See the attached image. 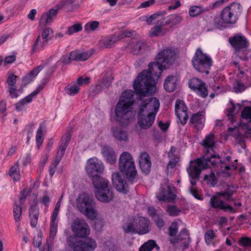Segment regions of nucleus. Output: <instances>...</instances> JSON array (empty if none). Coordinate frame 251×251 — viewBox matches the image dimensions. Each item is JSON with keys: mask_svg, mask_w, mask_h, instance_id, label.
<instances>
[{"mask_svg": "<svg viewBox=\"0 0 251 251\" xmlns=\"http://www.w3.org/2000/svg\"><path fill=\"white\" fill-rule=\"evenodd\" d=\"M164 66L158 61L150 62L148 71L143 70L134 81V92L140 97L152 94L156 91L157 81L164 69Z\"/></svg>", "mask_w": 251, "mask_h": 251, "instance_id": "nucleus-1", "label": "nucleus"}, {"mask_svg": "<svg viewBox=\"0 0 251 251\" xmlns=\"http://www.w3.org/2000/svg\"><path fill=\"white\" fill-rule=\"evenodd\" d=\"M133 96L132 90L125 91L115 107L116 120L123 126H127L134 121V113L131 110Z\"/></svg>", "mask_w": 251, "mask_h": 251, "instance_id": "nucleus-2", "label": "nucleus"}, {"mask_svg": "<svg viewBox=\"0 0 251 251\" xmlns=\"http://www.w3.org/2000/svg\"><path fill=\"white\" fill-rule=\"evenodd\" d=\"M242 6L238 2H233L223 9L221 12L220 21L216 18L214 26L217 28L225 27L224 24L234 25L239 20L242 13Z\"/></svg>", "mask_w": 251, "mask_h": 251, "instance_id": "nucleus-3", "label": "nucleus"}, {"mask_svg": "<svg viewBox=\"0 0 251 251\" xmlns=\"http://www.w3.org/2000/svg\"><path fill=\"white\" fill-rule=\"evenodd\" d=\"M119 170L124 177L131 184L137 181V171L132 156L124 151L120 155L118 162Z\"/></svg>", "mask_w": 251, "mask_h": 251, "instance_id": "nucleus-4", "label": "nucleus"}, {"mask_svg": "<svg viewBox=\"0 0 251 251\" xmlns=\"http://www.w3.org/2000/svg\"><path fill=\"white\" fill-rule=\"evenodd\" d=\"M91 180L94 187V194L98 201L108 203L113 200L114 193L108 180L101 176L95 177Z\"/></svg>", "mask_w": 251, "mask_h": 251, "instance_id": "nucleus-5", "label": "nucleus"}, {"mask_svg": "<svg viewBox=\"0 0 251 251\" xmlns=\"http://www.w3.org/2000/svg\"><path fill=\"white\" fill-rule=\"evenodd\" d=\"M76 205L79 211L88 219L95 220L98 216L93 195L86 193L79 194L76 199Z\"/></svg>", "mask_w": 251, "mask_h": 251, "instance_id": "nucleus-6", "label": "nucleus"}, {"mask_svg": "<svg viewBox=\"0 0 251 251\" xmlns=\"http://www.w3.org/2000/svg\"><path fill=\"white\" fill-rule=\"evenodd\" d=\"M67 242L73 251H94L97 247L96 241L91 237L78 239L69 236Z\"/></svg>", "mask_w": 251, "mask_h": 251, "instance_id": "nucleus-7", "label": "nucleus"}, {"mask_svg": "<svg viewBox=\"0 0 251 251\" xmlns=\"http://www.w3.org/2000/svg\"><path fill=\"white\" fill-rule=\"evenodd\" d=\"M211 58L203 53L201 49H198L193 56L192 63L195 69L199 72L209 74V70L212 65Z\"/></svg>", "mask_w": 251, "mask_h": 251, "instance_id": "nucleus-8", "label": "nucleus"}, {"mask_svg": "<svg viewBox=\"0 0 251 251\" xmlns=\"http://www.w3.org/2000/svg\"><path fill=\"white\" fill-rule=\"evenodd\" d=\"M229 42L234 48L236 53H238V56L243 60H247L251 56V54H249V51L247 53L243 54V52H240L241 50L246 49L249 45L248 41L245 36L240 34H237L229 38Z\"/></svg>", "mask_w": 251, "mask_h": 251, "instance_id": "nucleus-9", "label": "nucleus"}, {"mask_svg": "<svg viewBox=\"0 0 251 251\" xmlns=\"http://www.w3.org/2000/svg\"><path fill=\"white\" fill-rule=\"evenodd\" d=\"M209 168L208 162L204 158V155L194 161H191L187 171L189 176L193 179H199L202 170Z\"/></svg>", "mask_w": 251, "mask_h": 251, "instance_id": "nucleus-10", "label": "nucleus"}, {"mask_svg": "<svg viewBox=\"0 0 251 251\" xmlns=\"http://www.w3.org/2000/svg\"><path fill=\"white\" fill-rule=\"evenodd\" d=\"M176 59V52L171 49H165L160 51L156 57V60L164 66L169 68L175 63Z\"/></svg>", "mask_w": 251, "mask_h": 251, "instance_id": "nucleus-11", "label": "nucleus"}, {"mask_svg": "<svg viewBox=\"0 0 251 251\" xmlns=\"http://www.w3.org/2000/svg\"><path fill=\"white\" fill-rule=\"evenodd\" d=\"M71 229L77 237L81 238L87 237L90 232L88 224L84 219L79 218L74 221Z\"/></svg>", "mask_w": 251, "mask_h": 251, "instance_id": "nucleus-12", "label": "nucleus"}, {"mask_svg": "<svg viewBox=\"0 0 251 251\" xmlns=\"http://www.w3.org/2000/svg\"><path fill=\"white\" fill-rule=\"evenodd\" d=\"M104 167L100 160L96 158H91L87 160L85 169L88 176L92 179L100 176L99 174L103 172Z\"/></svg>", "mask_w": 251, "mask_h": 251, "instance_id": "nucleus-13", "label": "nucleus"}, {"mask_svg": "<svg viewBox=\"0 0 251 251\" xmlns=\"http://www.w3.org/2000/svg\"><path fill=\"white\" fill-rule=\"evenodd\" d=\"M160 106L159 100L155 97H151L142 102L139 111L143 110V113L150 114L155 117Z\"/></svg>", "mask_w": 251, "mask_h": 251, "instance_id": "nucleus-14", "label": "nucleus"}, {"mask_svg": "<svg viewBox=\"0 0 251 251\" xmlns=\"http://www.w3.org/2000/svg\"><path fill=\"white\" fill-rule=\"evenodd\" d=\"M175 187L172 184H165L160 188V191L157 195L159 201H170L176 199V195L174 193Z\"/></svg>", "mask_w": 251, "mask_h": 251, "instance_id": "nucleus-15", "label": "nucleus"}, {"mask_svg": "<svg viewBox=\"0 0 251 251\" xmlns=\"http://www.w3.org/2000/svg\"><path fill=\"white\" fill-rule=\"evenodd\" d=\"M112 181L116 189L123 194L129 191V188L126 180L123 179L119 172H114L112 175Z\"/></svg>", "mask_w": 251, "mask_h": 251, "instance_id": "nucleus-16", "label": "nucleus"}, {"mask_svg": "<svg viewBox=\"0 0 251 251\" xmlns=\"http://www.w3.org/2000/svg\"><path fill=\"white\" fill-rule=\"evenodd\" d=\"M155 117L150 114L143 113V110L139 111L138 114V124L142 129L149 128L153 124Z\"/></svg>", "mask_w": 251, "mask_h": 251, "instance_id": "nucleus-17", "label": "nucleus"}, {"mask_svg": "<svg viewBox=\"0 0 251 251\" xmlns=\"http://www.w3.org/2000/svg\"><path fill=\"white\" fill-rule=\"evenodd\" d=\"M138 161L140 167L142 172L148 174L151 171V162L149 153L147 152H143L140 153Z\"/></svg>", "mask_w": 251, "mask_h": 251, "instance_id": "nucleus-18", "label": "nucleus"}, {"mask_svg": "<svg viewBox=\"0 0 251 251\" xmlns=\"http://www.w3.org/2000/svg\"><path fill=\"white\" fill-rule=\"evenodd\" d=\"M150 225V221L147 218L142 217L137 219V234L143 235L149 233L151 230Z\"/></svg>", "mask_w": 251, "mask_h": 251, "instance_id": "nucleus-19", "label": "nucleus"}, {"mask_svg": "<svg viewBox=\"0 0 251 251\" xmlns=\"http://www.w3.org/2000/svg\"><path fill=\"white\" fill-rule=\"evenodd\" d=\"M137 219L131 218L123 224L122 228L126 233L135 234L137 233Z\"/></svg>", "mask_w": 251, "mask_h": 251, "instance_id": "nucleus-20", "label": "nucleus"}, {"mask_svg": "<svg viewBox=\"0 0 251 251\" xmlns=\"http://www.w3.org/2000/svg\"><path fill=\"white\" fill-rule=\"evenodd\" d=\"M214 139V135L213 133H210L205 136V138L201 143V144L206 149L204 154H206L207 151L211 153V154H212V152H215L214 151V147L215 146Z\"/></svg>", "mask_w": 251, "mask_h": 251, "instance_id": "nucleus-21", "label": "nucleus"}, {"mask_svg": "<svg viewBox=\"0 0 251 251\" xmlns=\"http://www.w3.org/2000/svg\"><path fill=\"white\" fill-rule=\"evenodd\" d=\"M101 153L107 163L111 165L116 162V156L115 151L111 147L104 146L101 150Z\"/></svg>", "mask_w": 251, "mask_h": 251, "instance_id": "nucleus-22", "label": "nucleus"}, {"mask_svg": "<svg viewBox=\"0 0 251 251\" xmlns=\"http://www.w3.org/2000/svg\"><path fill=\"white\" fill-rule=\"evenodd\" d=\"M204 157L208 162L209 168L211 167L210 165H212L213 167H215L216 164L219 162H220L221 165L226 163V161L225 160H222L221 156L216 152H213L212 154H211V153L207 151L206 154H204Z\"/></svg>", "mask_w": 251, "mask_h": 251, "instance_id": "nucleus-23", "label": "nucleus"}, {"mask_svg": "<svg viewBox=\"0 0 251 251\" xmlns=\"http://www.w3.org/2000/svg\"><path fill=\"white\" fill-rule=\"evenodd\" d=\"M241 119L246 120L247 123H244L240 122L239 124V126H243L248 130L251 131V127L248 124L251 123V107L245 106L243 108L241 114Z\"/></svg>", "mask_w": 251, "mask_h": 251, "instance_id": "nucleus-24", "label": "nucleus"}, {"mask_svg": "<svg viewBox=\"0 0 251 251\" xmlns=\"http://www.w3.org/2000/svg\"><path fill=\"white\" fill-rule=\"evenodd\" d=\"M177 85V77L176 76L170 75L165 79L164 87L166 91L171 92L175 90Z\"/></svg>", "mask_w": 251, "mask_h": 251, "instance_id": "nucleus-25", "label": "nucleus"}, {"mask_svg": "<svg viewBox=\"0 0 251 251\" xmlns=\"http://www.w3.org/2000/svg\"><path fill=\"white\" fill-rule=\"evenodd\" d=\"M37 204V202H36L35 204L32 205L29 210L30 226L32 227H35L38 223L39 211Z\"/></svg>", "mask_w": 251, "mask_h": 251, "instance_id": "nucleus-26", "label": "nucleus"}, {"mask_svg": "<svg viewBox=\"0 0 251 251\" xmlns=\"http://www.w3.org/2000/svg\"><path fill=\"white\" fill-rule=\"evenodd\" d=\"M71 55H73L74 60L83 61L88 59L92 55V52L90 50L81 51L79 50H75L71 52Z\"/></svg>", "mask_w": 251, "mask_h": 251, "instance_id": "nucleus-27", "label": "nucleus"}, {"mask_svg": "<svg viewBox=\"0 0 251 251\" xmlns=\"http://www.w3.org/2000/svg\"><path fill=\"white\" fill-rule=\"evenodd\" d=\"M39 92V90L37 89L30 94L22 99L20 101L16 103L15 106L16 110L17 111L22 110L23 109L22 106L25 105L26 103L30 102L32 100L33 98L36 96Z\"/></svg>", "mask_w": 251, "mask_h": 251, "instance_id": "nucleus-28", "label": "nucleus"}, {"mask_svg": "<svg viewBox=\"0 0 251 251\" xmlns=\"http://www.w3.org/2000/svg\"><path fill=\"white\" fill-rule=\"evenodd\" d=\"M230 103L231 107L227 108V112H228L227 116L228 117V119L233 124L235 121L234 115L241 108L242 105L238 103L235 104L232 100H230Z\"/></svg>", "mask_w": 251, "mask_h": 251, "instance_id": "nucleus-29", "label": "nucleus"}, {"mask_svg": "<svg viewBox=\"0 0 251 251\" xmlns=\"http://www.w3.org/2000/svg\"><path fill=\"white\" fill-rule=\"evenodd\" d=\"M113 135L118 141H127L128 136L127 132L120 127H116L112 128Z\"/></svg>", "mask_w": 251, "mask_h": 251, "instance_id": "nucleus-30", "label": "nucleus"}, {"mask_svg": "<svg viewBox=\"0 0 251 251\" xmlns=\"http://www.w3.org/2000/svg\"><path fill=\"white\" fill-rule=\"evenodd\" d=\"M225 203V201L221 200L220 198L214 196L211 197L209 201L210 207L214 209H219L221 210L225 209L224 207Z\"/></svg>", "mask_w": 251, "mask_h": 251, "instance_id": "nucleus-31", "label": "nucleus"}, {"mask_svg": "<svg viewBox=\"0 0 251 251\" xmlns=\"http://www.w3.org/2000/svg\"><path fill=\"white\" fill-rule=\"evenodd\" d=\"M147 48V44L143 42H138L133 46L132 52L134 55L143 54Z\"/></svg>", "mask_w": 251, "mask_h": 251, "instance_id": "nucleus-32", "label": "nucleus"}, {"mask_svg": "<svg viewBox=\"0 0 251 251\" xmlns=\"http://www.w3.org/2000/svg\"><path fill=\"white\" fill-rule=\"evenodd\" d=\"M193 91L202 98H206L208 95L207 87L204 82L199 85Z\"/></svg>", "mask_w": 251, "mask_h": 251, "instance_id": "nucleus-33", "label": "nucleus"}, {"mask_svg": "<svg viewBox=\"0 0 251 251\" xmlns=\"http://www.w3.org/2000/svg\"><path fill=\"white\" fill-rule=\"evenodd\" d=\"M209 8L203 9L202 7L198 6H191L189 9V14L191 17H194L197 16L204 12L208 11Z\"/></svg>", "mask_w": 251, "mask_h": 251, "instance_id": "nucleus-34", "label": "nucleus"}, {"mask_svg": "<svg viewBox=\"0 0 251 251\" xmlns=\"http://www.w3.org/2000/svg\"><path fill=\"white\" fill-rule=\"evenodd\" d=\"M204 117V113L203 111L199 112L191 116L190 119V123L198 125H201Z\"/></svg>", "mask_w": 251, "mask_h": 251, "instance_id": "nucleus-35", "label": "nucleus"}, {"mask_svg": "<svg viewBox=\"0 0 251 251\" xmlns=\"http://www.w3.org/2000/svg\"><path fill=\"white\" fill-rule=\"evenodd\" d=\"M155 247L159 248L154 240H150L140 247L139 251H151Z\"/></svg>", "mask_w": 251, "mask_h": 251, "instance_id": "nucleus-36", "label": "nucleus"}, {"mask_svg": "<svg viewBox=\"0 0 251 251\" xmlns=\"http://www.w3.org/2000/svg\"><path fill=\"white\" fill-rule=\"evenodd\" d=\"M10 175L14 181L20 179V172L19 163L17 162L10 169Z\"/></svg>", "mask_w": 251, "mask_h": 251, "instance_id": "nucleus-37", "label": "nucleus"}, {"mask_svg": "<svg viewBox=\"0 0 251 251\" xmlns=\"http://www.w3.org/2000/svg\"><path fill=\"white\" fill-rule=\"evenodd\" d=\"M187 108L184 102L180 100H177L175 104V113H179L187 111Z\"/></svg>", "mask_w": 251, "mask_h": 251, "instance_id": "nucleus-38", "label": "nucleus"}, {"mask_svg": "<svg viewBox=\"0 0 251 251\" xmlns=\"http://www.w3.org/2000/svg\"><path fill=\"white\" fill-rule=\"evenodd\" d=\"M166 211L170 216L175 217L178 216L181 210L175 205H168Z\"/></svg>", "mask_w": 251, "mask_h": 251, "instance_id": "nucleus-39", "label": "nucleus"}, {"mask_svg": "<svg viewBox=\"0 0 251 251\" xmlns=\"http://www.w3.org/2000/svg\"><path fill=\"white\" fill-rule=\"evenodd\" d=\"M203 180L207 181V183H209L212 187H214L218 182V179L213 172H211L210 175H205Z\"/></svg>", "mask_w": 251, "mask_h": 251, "instance_id": "nucleus-40", "label": "nucleus"}, {"mask_svg": "<svg viewBox=\"0 0 251 251\" xmlns=\"http://www.w3.org/2000/svg\"><path fill=\"white\" fill-rule=\"evenodd\" d=\"M79 90V87L75 84L69 85L65 88L66 93L71 96H74L77 94Z\"/></svg>", "mask_w": 251, "mask_h": 251, "instance_id": "nucleus-41", "label": "nucleus"}, {"mask_svg": "<svg viewBox=\"0 0 251 251\" xmlns=\"http://www.w3.org/2000/svg\"><path fill=\"white\" fill-rule=\"evenodd\" d=\"M22 207L20 205L15 204L13 208V214L15 221L16 222L21 220V217L22 215Z\"/></svg>", "mask_w": 251, "mask_h": 251, "instance_id": "nucleus-42", "label": "nucleus"}, {"mask_svg": "<svg viewBox=\"0 0 251 251\" xmlns=\"http://www.w3.org/2000/svg\"><path fill=\"white\" fill-rule=\"evenodd\" d=\"M119 39V37L116 36L109 37L103 42V46L105 48H110Z\"/></svg>", "mask_w": 251, "mask_h": 251, "instance_id": "nucleus-43", "label": "nucleus"}, {"mask_svg": "<svg viewBox=\"0 0 251 251\" xmlns=\"http://www.w3.org/2000/svg\"><path fill=\"white\" fill-rule=\"evenodd\" d=\"M82 29V26L81 24L78 23L69 27L66 33L68 35H71L74 33L81 31Z\"/></svg>", "mask_w": 251, "mask_h": 251, "instance_id": "nucleus-44", "label": "nucleus"}, {"mask_svg": "<svg viewBox=\"0 0 251 251\" xmlns=\"http://www.w3.org/2000/svg\"><path fill=\"white\" fill-rule=\"evenodd\" d=\"M150 34L151 37L163 36L164 35V33L160 25L155 26L152 27L150 30Z\"/></svg>", "mask_w": 251, "mask_h": 251, "instance_id": "nucleus-45", "label": "nucleus"}, {"mask_svg": "<svg viewBox=\"0 0 251 251\" xmlns=\"http://www.w3.org/2000/svg\"><path fill=\"white\" fill-rule=\"evenodd\" d=\"M246 89V87L241 82L240 80L236 81L233 87V91L235 93H241L243 92Z\"/></svg>", "mask_w": 251, "mask_h": 251, "instance_id": "nucleus-46", "label": "nucleus"}, {"mask_svg": "<svg viewBox=\"0 0 251 251\" xmlns=\"http://www.w3.org/2000/svg\"><path fill=\"white\" fill-rule=\"evenodd\" d=\"M202 82H203V81L201 79L197 78H193L189 81V87L193 91Z\"/></svg>", "mask_w": 251, "mask_h": 251, "instance_id": "nucleus-47", "label": "nucleus"}, {"mask_svg": "<svg viewBox=\"0 0 251 251\" xmlns=\"http://www.w3.org/2000/svg\"><path fill=\"white\" fill-rule=\"evenodd\" d=\"M178 225L177 222H173L169 227V235L170 236H175L178 231Z\"/></svg>", "mask_w": 251, "mask_h": 251, "instance_id": "nucleus-48", "label": "nucleus"}, {"mask_svg": "<svg viewBox=\"0 0 251 251\" xmlns=\"http://www.w3.org/2000/svg\"><path fill=\"white\" fill-rule=\"evenodd\" d=\"M93 225V228L97 231H100L104 226L103 221L101 219H95Z\"/></svg>", "mask_w": 251, "mask_h": 251, "instance_id": "nucleus-49", "label": "nucleus"}, {"mask_svg": "<svg viewBox=\"0 0 251 251\" xmlns=\"http://www.w3.org/2000/svg\"><path fill=\"white\" fill-rule=\"evenodd\" d=\"M178 119H179L180 124L182 125L186 124L187 121L188 119V115L187 111L184 112H181L176 114Z\"/></svg>", "mask_w": 251, "mask_h": 251, "instance_id": "nucleus-50", "label": "nucleus"}, {"mask_svg": "<svg viewBox=\"0 0 251 251\" xmlns=\"http://www.w3.org/2000/svg\"><path fill=\"white\" fill-rule=\"evenodd\" d=\"M52 22L50 20L47 13L42 14L41 19L39 22V25L43 27L46 26L47 24L51 23Z\"/></svg>", "mask_w": 251, "mask_h": 251, "instance_id": "nucleus-51", "label": "nucleus"}, {"mask_svg": "<svg viewBox=\"0 0 251 251\" xmlns=\"http://www.w3.org/2000/svg\"><path fill=\"white\" fill-rule=\"evenodd\" d=\"M113 78H111L109 76H107L103 79H102L99 83L101 85L102 88L104 89L105 88L107 89L111 85V82Z\"/></svg>", "mask_w": 251, "mask_h": 251, "instance_id": "nucleus-52", "label": "nucleus"}, {"mask_svg": "<svg viewBox=\"0 0 251 251\" xmlns=\"http://www.w3.org/2000/svg\"><path fill=\"white\" fill-rule=\"evenodd\" d=\"M152 220L159 229H161L164 226L165 221L159 215L155 217V218Z\"/></svg>", "mask_w": 251, "mask_h": 251, "instance_id": "nucleus-53", "label": "nucleus"}, {"mask_svg": "<svg viewBox=\"0 0 251 251\" xmlns=\"http://www.w3.org/2000/svg\"><path fill=\"white\" fill-rule=\"evenodd\" d=\"M215 234L213 230H208L204 234V239L207 244H209L215 238Z\"/></svg>", "mask_w": 251, "mask_h": 251, "instance_id": "nucleus-54", "label": "nucleus"}, {"mask_svg": "<svg viewBox=\"0 0 251 251\" xmlns=\"http://www.w3.org/2000/svg\"><path fill=\"white\" fill-rule=\"evenodd\" d=\"M19 77L14 75V74H10L7 77L6 82L10 87H15L14 85L17 81V78Z\"/></svg>", "mask_w": 251, "mask_h": 251, "instance_id": "nucleus-55", "label": "nucleus"}, {"mask_svg": "<svg viewBox=\"0 0 251 251\" xmlns=\"http://www.w3.org/2000/svg\"><path fill=\"white\" fill-rule=\"evenodd\" d=\"M170 17L171 19L172 25L171 27H173L177 24H178L182 20V18L179 15H171L170 16Z\"/></svg>", "mask_w": 251, "mask_h": 251, "instance_id": "nucleus-56", "label": "nucleus"}, {"mask_svg": "<svg viewBox=\"0 0 251 251\" xmlns=\"http://www.w3.org/2000/svg\"><path fill=\"white\" fill-rule=\"evenodd\" d=\"M41 42V37L40 35H38L32 47V49L31 50V53H34L37 52L38 50H40L41 49L40 48V46H39V43Z\"/></svg>", "mask_w": 251, "mask_h": 251, "instance_id": "nucleus-57", "label": "nucleus"}, {"mask_svg": "<svg viewBox=\"0 0 251 251\" xmlns=\"http://www.w3.org/2000/svg\"><path fill=\"white\" fill-rule=\"evenodd\" d=\"M52 29L50 27H46L43 30L41 36L43 38H49L50 40L51 39V37H50V36H52Z\"/></svg>", "mask_w": 251, "mask_h": 251, "instance_id": "nucleus-58", "label": "nucleus"}, {"mask_svg": "<svg viewBox=\"0 0 251 251\" xmlns=\"http://www.w3.org/2000/svg\"><path fill=\"white\" fill-rule=\"evenodd\" d=\"M170 157L171 159L167 166V169H172L174 168L176 166V163L179 161V158L176 156H174Z\"/></svg>", "mask_w": 251, "mask_h": 251, "instance_id": "nucleus-59", "label": "nucleus"}, {"mask_svg": "<svg viewBox=\"0 0 251 251\" xmlns=\"http://www.w3.org/2000/svg\"><path fill=\"white\" fill-rule=\"evenodd\" d=\"M99 25V22L98 21H93L91 22L90 25L88 24H87L85 26V30H87L88 29V28L90 29L92 31L95 30L97 28H98Z\"/></svg>", "mask_w": 251, "mask_h": 251, "instance_id": "nucleus-60", "label": "nucleus"}, {"mask_svg": "<svg viewBox=\"0 0 251 251\" xmlns=\"http://www.w3.org/2000/svg\"><path fill=\"white\" fill-rule=\"evenodd\" d=\"M74 60L73 55H71V52L69 54L64 55L62 57V63L64 65L69 64Z\"/></svg>", "mask_w": 251, "mask_h": 251, "instance_id": "nucleus-61", "label": "nucleus"}, {"mask_svg": "<svg viewBox=\"0 0 251 251\" xmlns=\"http://www.w3.org/2000/svg\"><path fill=\"white\" fill-rule=\"evenodd\" d=\"M239 245L244 247H251V238L242 237L239 240Z\"/></svg>", "mask_w": 251, "mask_h": 251, "instance_id": "nucleus-62", "label": "nucleus"}, {"mask_svg": "<svg viewBox=\"0 0 251 251\" xmlns=\"http://www.w3.org/2000/svg\"><path fill=\"white\" fill-rule=\"evenodd\" d=\"M179 236L181 241L189 240L190 238L189 232L186 229H183L180 231Z\"/></svg>", "mask_w": 251, "mask_h": 251, "instance_id": "nucleus-63", "label": "nucleus"}, {"mask_svg": "<svg viewBox=\"0 0 251 251\" xmlns=\"http://www.w3.org/2000/svg\"><path fill=\"white\" fill-rule=\"evenodd\" d=\"M32 80V77L30 75H27L23 77L22 79V82L21 83L22 87H25L28 85Z\"/></svg>", "mask_w": 251, "mask_h": 251, "instance_id": "nucleus-64", "label": "nucleus"}]
</instances>
